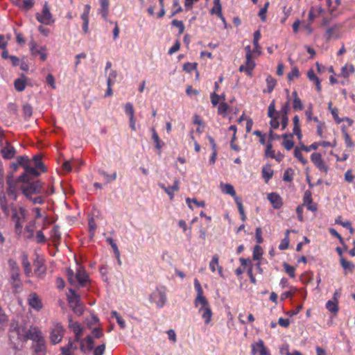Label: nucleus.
I'll use <instances>...</instances> for the list:
<instances>
[{"mask_svg": "<svg viewBox=\"0 0 355 355\" xmlns=\"http://www.w3.org/2000/svg\"><path fill=\"white\" fill-rule=\"evenodd\" d=\"M0 209L6 217H10L15 224V232L20 236L22 233L23 224L26 220V210L23 207L8 202L4 192V170L0 161Z\"/></svg>", "mask_w": 355, "mask_h": 355, "instance_id": "obj_1", "label": "nucleus"}, {"mask_svg": "<svg viewBox=\"0 0 355 355\" xmlns=\"http://www.w3.org/2000/svg\"><path fill=\"white\" fill-rule=\"evenodd\" d=\"M9 338L15 350H20V348L14 341L15 338L17 340L22 342L31 340L33 341V343L44 340L42 331L37 327L31 325L27 329L25 326L19 325L15 322L10 323Z\"/></svg>", "mask_w": 355, "mask_h": 355, "instance_id": "obj_2", "label": "nucleus"}, {"mask_svg": "<svg viewBox=\"0 0 355 355\" xmlns=\"http://www.w3.org/2000/svg\"><path fill=\"white\" fill-rule=\"evenodd\" d=\"M24 173L18 178L20 182L28 183L31 178H35L40 175L41 172H45L46 168L42 162L40 155H35L31 162L24 168Z\"/></svg>", "mask_w": 355, "mask_h": 355, "instance_id": "obj_3", "label": "nucleus"}, {"mask_svg": "<svg viewBox=\"0 0 355 355\" xmlns=\"http://www.w3.org/2000/svg\"><path fill=\"white\" fill-rule=\"evenodd\" d=\"M66 276L69 283L73 286H92V280L88 273L80 266L77 268L76 272L70 268H67Z\"/></svg>", "mask_w": 355, "mask_h": 355, "instance_id": "obj_4", "label": "nucleus"}, {"mask_svg": "<svg viewBox=\"0 0 355 355\" xmlns=\"http://www.w3.org/2000/svg\"><path fill=\"white\" fill-rule=\"evenodd\" d=\"M194 305L198 309V313L201 314L205 323L209 324L211 320L212 311L208 301L202 294V290H198V295L194 301Z\"/></svg>", "mask_w": 355, "mask_h": 355, "instance_id": "obj_5", "label": "nucleus"}, {"mask_svg": "<svg viewBox=\"0 0 355 355\" xmlns=\"http://www.w3.org/2000/svg\"><path fill=\"white\" fill-rule=\"evenodd\" d=\"M67 296L69 306L73 312L78 315H82L84 311V306L80 302V295L76 293V290H69Z\"/></svg>", "mask_w": 355, "mask_h": 355, "instance_id": "obj_6", "label": "nucleus"}, {"mask_svg": "<svg viewBox=\"0 0 355 355\" xmlns=\"http://www.w3.org/2000/svg\"><path fill=\"white\" fill-rule=\"evenodd\" d=\"M18 182H20L18 179L15 180L13 178L12 173H10L7 175L6 177V183L8 184V188L6 193L9 197V199L7 198L8 200V202H13L15 205H16L14 202L16 201L17 198V184Z\"/></svg>", "mask_w": 355, "mask_h": 355, "instance_id": "obj_7", "label": "nucleus"}, {"mask_svg": "<svg viewBox=\"0 0 355 355\" xmlns=\"http://www.w3.org/2000/svg\"><path fill=\"white\" fill-rule=\"evenodd\" d=\"M64 334V329L60 322L54 321L50 331V341L55 345L61 342Z\"/></svg>", "mask_w": 355, "mask_h": 355, "instance_id": "obj_8", "label": "nucleus"}, {"mask_svg": "<svg viewBox=\"0 0 355 355\" xmlns=\"http://www.w3.org/2000/svg\"><path fill=\"white\" fill-rule=\"evenodd\" d=\"M43 184L40 180H37L29 183L28 184L24 185L21 189L23 194L26 198H31L34 194H38L42 193Z\"/></svg>", "mask_w": 355, "mask_h": 355, "instance_id": "obj_9", "label": "nucleus"}, {"mask_svg": "<svg viewBox=\"0 0 355 355\" xmlns=\"http://www.w3.org/2000/svg\"><path fill=\"white\" fill-rule=\"evenodd\" d=\"M35 17L39 22L45 25H51L54 22L47 2L44 3L42 12L37 13Z\"/></svg>", "mask_w": 355, "mask_h": 355, "instance_id": "obj_10", "label": "nucleus"}, {"mask_svg": "<svg viewBox=\"0 0 355 355\" xmlns=\"http://www.w3.org/2000/svg\"><path fill=\"white\" fill-rule=\"evenodd\" d=\"M150 300L155 304L157 307L162 308L166 301V294L162 290H155L150 295Z\"/></svg>", "mask_w": 355, "mask_h": 355, "instance_id": "obj_11", "label": "nucleus"}, {"mask_svg": "<svg viewBox=\"0 0 355 355\" xmlns=\"http://www.w3.org/2000/svg\"><path fill=\"white\" fill-rule=\"evenodd\" d=\"M252 355H268L270 353L269 350L265 346L262 340L259 339L257 342L252 343Z\"/></svg>", "mask_w": 355, "mask_h": 355, "instance_id": "obj_12", "label": "nucleus"}, {"mask_svg": "<svg viewBox=\"0 0 355 355\" xmlns=\"http://www.w3.org/2000/svg\"><path fill=\"white\" fill-rule=\"evenodd\" d=\"M311 162L313 164L322 172L327 173L328 171V166L326 165L322 158V155L319 153H313L311 155Z\"/></svg>", "mask_w": 355, "mask_h": 355, "instance_id": "obj_13", "label": "nucleus"}, {"mask_svg": "<svg viewBox=\"0 0 355 355\" xmlns=\"http://www.w3.org/2000/svg\"><path fill=\"white\" fill-rule=\"evenodd\" d=\"M28 305L37 311L42 310L43 304L41 299L39 297L37 293H31L28 297Z\"/></svg>", "mask_w": 355, "mask_h": 355, "instance_id": "obj_14", "label": "nucleus"}, {"mask_svg": "<svg viewBox=\"0 0 355 355\" xmlns=\"http://www.w3.org/2000/svg\"><path fill=\"white\" fill-rule=\"evenodd\" d=\"M245 64L241 65L239 67L240 72H245L248 76H252V71L254 69L256 64L252 60V57H245Z\"/></svg>", "mask_w": 355, "mask_h": 355, "instance_id": "obj_15", "label": "nucleus"}, {"mask_svg": "<svg viewBox=\"0 0 355 355\" xmlns=\"http://www.w3.org/2000/svg\"><path fill=\"white\" fill-rule=\"evenodd\" d=\"M80 348L84 353L94 349V341L91 336H87L84 339H80Z\"/></svg>", "mask_w": 355, "mask_h": 355, "instance_id": "obj_16", "label": "nucleus"}, {"mask_svg": "<svg viewBox=\"0 0 355 355\" xmlns=\"http://www.w3.org/2000/svg\"><path fill=\"white\" fill-rule=\"evenodd\" d=\"M33 355H46V345L45 340L33 343Z\"/></svg>", "mask_w": 355, "mask_h": 355, "instance_id": "obj_17", "label": "nucleus"}, {"mask_svg": "<svg viewBox=\"0 0 355 355\" xmlns=\"http://www.w3.org/2000/svg\"><path fill=\"white\" fill-rule=\"evenodd\" d=\"M267 198L275 209H280L283 205L282 198L277 193H269Z\"/></svg>", "mask_w": 355, "mask_h": 355, "instance_id": "obj_18", "label": "nucleus"}, {"mask_svg": "<svg viewBox=\"0 0 355 355\" xmlns=\"http://www.w3.org/2000/svg\"><path fill=\"white\" fill-rule=\"evenodd\" d=\"M100 7L98 13L101 15L104 20H107L109 15V0H99Z\"/></svg>", "mask_w": 355, "mask_h": 355, "instance_id": "obj_19", "label": "nucleus"}, {"mask_svg": "<svg viewBox=\"0 0 355 355\" xmlns=\"http://www.w3.org/2000/svg\"><path fill=\"white\" fill-rule=\"evenodd\" d=\"M69 328L73 331L75 334V340L79 342L83 335V329L78 322H73L71 320H69Z\"/></svg>", "mask_w": 355, "mask_h": 355, "instance_id": "obj_20", "label": "nucleus"}, {"mask_svg": "<svg viewBox=\"0 0 355 355\" xmlns=\"http://www.w3.org/2000/svg\"><path fill=\"white\" fill-rule=\"evenodd\" d=\"M159 187L168 195L170 199H173L174 193L179 190V181L175 180L172 186L165 187L164 184H159Z\"/></svg>", "mask_w": 355, "mask_h": 355, "instance_id": "obj_21", "label": "nucleus"}, {"mask_svg": "<svg viewBox=\"0 0 355 355\" xmlns=\"http://www.w3.org/2000/svg\"><path fill=\"white\" fill-rule=\"evenodd\" d=\"M219 257L218 254H214L212 257V259L209 263V268L211 272H214L216 269L218 270V275L220 276L223 275V268L219 265Z\"/></svg>", "mask_w": 355, "mask_h": 355, "instance_id": "obj_22", "label": "nucleus"}, {"mask_svg": "<svg viewBox=\"0 0 355 355\" xmlns=\"http://www.w3.org/2000/svg\"><path fill=\"white\" fill-rule=\"evenodd\" d=\"M1 153L3 158L9 159L14 157L16 150L12 146L7 144L1 149Z\"/></svg>", "mask_w": 355, "mask_h": 355, "instance_id": "obj_23", "label": "nucleus"}, {"mask_svg": "<svg viewBox=\"0 0 355 355\" xmlns=\"http://www.w3.org/2000/svg\"><path fill=\"white\" fill-rule=\"evenodd\" d=\"M21 265L24 268V274L27 277H30L32 274V268L31 263L28 261V255L24 254L21 257Z\"/></svg>", "mask_w": 355, "mask_h": 355, "instance_id": "obj_24", "label": "nucleus"}, {"mask_svg": "<svg viewBox=\"0 0 355 355\" xmlns=\"http://www.w3.org/2000/svg\"><path fill=\"white\" fill-rule=\"evenodd\" d=\"M293 135H295L299 140H301L302 138V135L301 132L300 125V118L297 115L294 116L293 118Z\"/></svg>", "mask_w": 355, "mask_h": 355, "instance_id": "obj_25", "label": "nucleus"}, {"mask_svg": "<svg viewBox=\"0 0 355 355\" xmlns=\"http://www.w3.org/2000/svg\"><path fill=\"white\" fill-rule=\"evenodd\" d=\"M220 187L223 193L232 196L234 199L238 197L234 188L232 184L220 183Z\"/></svg>", "mask_w": 355, "mask_h": 355, "instance_id": "obj_26", "label": "nucleus"}, {"mask_svg": "<svg viewBox=\"0 0 355 355\" xmlns=\"http://www.w3.org/2000/svg\"><path fill=\"white\" fill-rule=\"evenodd\" d=\"M307 77L311 81H313L315 84L316 89L318 92H320L322 89L320 80L315 74L313 69H311L307 71Z\"/></svg>", "mask_w": 355, "mask_h": 355, "instance_id": "obj_27", "label": "nucleus"}, {"mask_svg": "<svg viewBox=\"0 0 355 355\" xmlns=\"http://www.w3.org/2000/svg\"><path fill=\"white\" fill-rule=\"evenodd\" d=\"M10 282L14 288H18L22 285L19 278V271L10 272Z\"/></svg>", "mask_w": 355, "mask_h": 355, "instance_id": "obj_28", "label": "nucleus"}, {"mask_svg": "<svg viewBox=\"0 0 355 355\" xmlns=\"http://www.w3.org/2000/svg\"><path fill=\"white\" fill-rule=\"evenodd\" d=\"M282 137L284 138V141L282 142V146L287 150H291L294 146V142L292 140L293 134H288V135L284 134L282 135Z\"/></svg>", "mask_w": 355, "mask_h": 355, "instance_id": "obj_29", "label": "nucleus"}, {"mask_svg": "<svg viewBox=\"0 0 355 355\" xmlns=\"http://www.w3.org/2000/svg\"><path fill=\"white\" fill-rule=\"evenodd\" d=\"M31 53L33 55H39L40 56V59L42 61H45L47 58L46 54L45 53V48L40 47V49L36 48V44H33L31 47Z\"/></svg>", "mask_w": 355, "mask_h": 355, "instance_id": "obj_30", "label": "nucleus"}, {"mask_svg": "<svg viewBox=\"0 0 355 355\" xmlns=\"http://www.w3.org/2000/svg\"><path fill=\"white\" fill-rule=\"evenodd\" d=\"M34 266L35 267V273L36 275H37L38 277H41L42 275H43L45 273L46 267L42 261L37 259L34 261Z\"/></svg>", "mask_w": 355, "mask_h": 355, "instance_id": "obj_31", "label": "nucleus"}, {"mask_svg": "<svg viewBox=\"0 0 355 355\" xmlns=\"http://www.w3.org/2000/svg\"><path fill=\"white\" fill-rule=\"evenodd\" d=\"M292 96L293 97V107L295 111L302 110L304 107L301 99L299 98L296 91L293 92Z\"/></svg>", "mask_w": 355, "mask_h": 355, "instance_id": "obj_32", "label": "nucleus"}, {"mask_svg": "<svg viewBox=\"0 0 355 355\" xmlns=\"http://www.w3.org/2000/svg\"><path fill=\"white\" fill-rule=\"evenodd\" d=\"M267 89H264L263 92L271 93L277 85V80L271 76L268 75L266 79Z\"/></svg>", "mask_w": 355, "mask_h": 355, "instance_id": "obj_33", "label": "nucleus"}, {"mask_svg": "<svg viewBox=\"0 0 355 355\" xmlns=\"http://www.w3.org/2000/svg\"><path fill=\"white\" fill-rule=\"evenodd\" d=\"M151 132H152V139H153V142L155 143V148L157 149H158L159 150H160L161 148H162V146L164 145V144L159 139V137L154 128H151Z\"/></svg>", "mask_w": 355, "mask_h": 355, "instance_id": "obj_34", "label": "nucleus"}, {"mask_svg": "<svg viewBox=\"0 0 355 355\" xmlns=\"http://www.w3.org/2000/svg\"><path fill=\"white\" fill-rule=\"evenodd\" d=\"M214 7L211 10V14H216L220 18L224 20V17H223L222 15V6L220 0H214Z\"/></svg>", "mask_w": 355, "mask_h": 355, "instance_id": "obj_35", "label": "nucleus"}, {"mask_svg": "<svg viewBox=\"0 0 355 355\" xmlns=\"http://www.w3.org/2000/svg\"><path fill=\"white\" fill-rule=\"evenodd\" d=\"M15 88L18 92H23L26 86V81L24 76L17 78L14 83Z\"/></svg>", "mask_w": 355, "mask_h": 355, "instance_id": "obj_36", "label": "nucleus"}, {"mask_svg": "<svg viewBox=\"0 0 355 355\" xmlns=\"http://www.w3.org/2000/svg\"><path fill=\"white\" fill-rule=\"evenodd\" d=\"M326 309L331 313L336 314L338 311V302L336 300H328L326 303Z\"/></svg>", "mask_w": 355, "mask_h": 355, "instance_id": "obj_37", "label": "nucleus"}, {"mask_svg": "<svg viewBox=\"0 0 355 355\" xmlns=\"http://www.w3.org/2000/svg\"><path fill=\"white\" fill-rule=\"evenodd\" d=\"M273 171L270 166H264L262 169V176L266 182L272 178Z\"/></svg>", "mask_w": 355, "mask_h": 355, "instance_id": "obj_38", "label": "nucleus"}, {"mask_svg": "<svg viewBox=\"0 0 355 355\" xmlns=\"http://www.w3.org/2000/svg\"><path fill=\"white\" fill-rule=\"evenodd\" d=\"M8 317L0 307V333L4 331L8 324Z\"/></svg>", "mask_w": 355, "mask_h": 355, "instance_id": "obj_39", "label": "nucleus"}, {"mask_svg": "<svg viewBox=\"0 0 355 355\" xmlns=\"http://www.w3.org/2000/svg\"><path fill=\"white\" fill-rule=\"evenodd\" d=\"M340 262L342 267L345 270L352 272L355 268V265L353 263H352L351 261L346 260L344 257L340 258Z\"/></svg>", "mask_w": 355, "mask_h": 355, "instance_id": "obj_40", "label": "nucleus"}, {"mask_svg": "<svg viewBox=\"0 0 355 355\" xmlns=\"http://www.w3.org/2000/svg\"><path fill=\"white\" fill-rule=\"evenodd\" d=\"M302 150H303L302 149H301V146L299 148V147H295V150H294V156L296 159H297L302 164H306L308 161L307 159H304L302 156Z\"/></svg>", "mask_w": 355, "mask_h": 355, "instance_id": "obj_41", "label": "nucleus"}, {"mask_svg": "<svg viewBox=\"0 0 355 355\" xmlns=\"http://www.w3.org/2000/svg\"><path fill=\"white\" fill-rule=\"evenodd\" d=\"M290 230H286L285 233V237L284 239H282L281 243L279 245V249L281 250H284L288 248L289 245V234Z\"/></svg>", "mask_w": 355, "mask_h": 355, "instance_id": "obj_42", "label": "nucleus"}, {"mask_svg": "<svg viewBox=\"0 0 355 355\" xmlns=\"http://www.w3.org/2000/svg\"><path fill=\"white\" fill-rule=\"evenodd\" d=\"M182 11V8L180 5V0H173L172 6V12L171 17L176 15L178 13Z\"/></svg>", "mask_w": 355, "mask_h": 355, "instance_id": "obj_43", "label": "nucleus"}, {"mask_svg": "<svg viewBox=\"0 0 355 355\" xmlns=\"http://www.w3.org/2000/svg\"><path fill=\"white\" fill-rule=\"evenodd\" d=\"M329 232L330 233V234L334 237H336L337 239H338L339 240V242L340 244H342L343 246H344V248L345 250H346L347 249V247L346 246V245L345 244V241H344V239L341 236V235L334 228H330L329 230Z\"/></svg>", "mask_w": 355, "mask_h": 355, "instance_id": "obj_44", "label": "nucleus"}, {"mask_svg": "<svg viewBox=\"0 0 355 355\" xmlns=\"http://www.w3.org/2000/svg\"><path fill=\"white\" fill-rule=\"evenodd\" d=\"M332 103L330 102L329 103V108L331 111V113L334 117V119L336 120L337 123H340L343 120L340 119L338 117V110L336 107H331Z\"/></svg>", "mask_w": 355, "mask_h": 355, "instance_id": "obj_45", "label": "nucleus"}, {"mask_svg": "<svg viewBox=\"0 0 355 355\" xmlns=\"http://www.w3.org/2000/svg\"><path fill=\"white\" fill-rule=\"evenodd\" d=\"M263 254V250L261 247L259 245H257L254 247L253 250V259L254 260H259Z\"/></svg>", "mask_w": 355, "mask_h": 355, "instance_id": "obj_46", "label": "nucleus"}, {"mask_svg": "<svg viewBox=\"0 0 355 355\" xmlns=\"http://www.w3.org/2000/svg\"><path fill=\"white\" fill-rule=\"evenodd\" d=\"M228 109V104L225 102H221L218 107V114L225 116L227 115V111Z\"/></svg>", "mask_w": 355, "mask_h": 355, "instance_id": "obj_47", "label": "nucleus"}, {"mask_svg": "<svg viewBox=\"0 0 355 355\" xmlns=\"http://www.w3.org/2000/svg\"><path fill=\"white\" fill-rule=\"evenodd\" d=\"M17 162L18 165L24 168L32 160H30L27 156H19L17 157Z\"/></svg>", "mask_w": 355, "mask_h": 355, "instance_id": "obj_48", "label": "nucleus"}, {"mask_svg": "<svg viewBox=\"0 0 355 355\" xmlns=\"http://www.w3.org/2000/svg\"><path fill=\"white\" fill-rule=\"evenodd\" d=\"M300 77V71L297 67H293L291 71L288 73V80L293 81L295 78Z\"/></svg>", "mask_w": 355, "mask_h": 355, "instance_id": "obj_49", "label": "nucleus"}, {"mask_svg": "<svg viewBox=\"0 0 355 355\" xmlns=\"http://www.w3.org/2000/svg\"><path fill=\"white\" fill-rule=\"evenodd\" d=\"M186 202L187 203V205L188 207L193 209V207L191 206V202H193L195 205H196L198 207H204L205 206V201L202 200V201H198L196 198H193V199H191L189 198H187L186 199Z\"/></svg>", "mask_w": 355, "mask_h": 355, "instance_id": "obj_50", "label": "nucleus"}, {"mask_svg": "<svg viewBox=\"0 0 355 355\" xmlns=\"http://www.w3.org/2000/svg\"><path fill=\"white\" fill-rule=\"evenodd\" d=\"M268 6H269V2L267 1L265 3L264 6L260 9V10L258 13V15L262 21H265L266 19V12H267Z\"/></svg>", "mask_w": 355, "mask_h": 355, "instance_id": "obj_51", "label": "nucleus"}, {"mask_svg": "<svg viewBox=\"0 0 355 355\" xmlns=\"http://www.w3.org/2000/svg\"><path fill=\"white\" fill-rule=\"evenodd\" d=\"M124 112L125 113L129 116V117L135 116V110L133 105L131 103H126L124 105Z\"/></svg>", "mask_w": 355, "mask_h": 355, "instance_id": "obj_52", "label": "nucleus"}, {"mask_svg": "<svg viewBox=\"0 0 355 355\" xmlns=\"http://www.w3.org/2000/svg\"><path fill=\"white\" fill-rule=\"evenodd\" d=\"M34 236V227L33 225H27L25 227L24 237L26 239H31Z\"/></svg>", "mask_w": 355, "mask_h": 355, "instance_id": "obj_53", "label": "nucleus"}, {"mask_svg": "<svg viewBox=\"0 0 355 355\" xmlns=\"http://www.w3.org/2000/svg\"><path fill=\"white\" fill-rule=\"evenodd\" d=\"M112 315L115 318L117 323L121 329H124L125 327V320L118 314L116 311H112Z\"/></svg>", "mask_w": 355, "mask_h": 355, "instance_id": "obj_54", "label": "nucleus"}, {"mask_svg": "<svg viewBox=\"0 0 355 355\" xmlns=\"http://www.w3.org/2000/svg\"><path fill=\"white\" fill-rule=\"evenodd\" d=\"M283 180L287 182H290L293 180V170L292 168H288L285 171Z\"/></svg>", "mask_w": 355, "mask_h": 355, "instance_id": "obj_55", "label": "nucleus"}, {"mask_svg": "<svg viewBox=\"0 0 355 355\" xmlns=\"http://www.w3.org/2000/svg\"><path fill=\"white\" fill-rule=\"evenodd\" d=\"M173 26H175L178 28L179 34L181 35L184 31V25L182 21H179L178 19H173L171 22Z\"/></svg>", "mask_w": 355, "mask_h": 355, "instance_id": "obj_56", "label": "nucleus"}, {"mask_svg": "<svg viewBox=\"0 0 355 355\" xmlns=\"http://www.w3.org/2000/svg\"><path fill=\"white\" fill-rule=\"evenodd\" d=\"M91 6L89 4H86L84 6L83 12L81 14V19L83 21H89V15L90 12Z\"/></svg>", "mask_w": 355, "mask_h": 355, "instance_id": "obj_57", "label": "nucleus"}, {"mask_svg": "<svg viewBox=\"0 0 355 355\" xmlns=\"http://www.w3.org/2000/svg\"><path fill=\"white\" fill-rule=\"evenodd\" d=\"M23 113L25 117L30 118L33 114V107L29 104H25L23 106Z\"/></svg>", "mask_w": 355, "mask_h": 355, "instance_id": "obj_58", "label": "nucleus"}, {"mask_svg": "<svg viewBox=\"0 0 355 355\" xmlns=\"http://www.w3.org/2000/svg\"><path fill=\"white\" fill-rule=\"evenodd\" d=\"M197 67V64L193 62H187L183 65V70L187 73H191L193 70H196Z\"/></svg>", "mask_w": 355, "mask_h": 355, "instance_id": "obj_59", "label": "nucleus"}, {"mask_svg": "<svg viewBox=\"0 0 355 355\" xmlns=\"http://www.w3.org/2000/svg\"><path fill=\"white\" fill-rule=\"evenodd\" d=\"M271 119L270 121V124L272 128L277 129L279 127L280 122H279V116L276 114L275 116L270 117Z\"/></svg>", "mask_w": 355, "mask_h": 355, "instance_id": "obj_60", "label": "nucleus"}, {"mask_svg": "<svg viewBox=\"0 0 355 355\" xmlns=\"http://www.w3.org/2000/svg\"><path fill=\"white\" fill-rule=\"evenodd\" d=\"M276 113H278V112H277L275 110V101L273 100L268 106V117L275 116Z\"/></svg>", "mask_w": 355, "mask_h": 355, "instance_id": "obj_61", "label": "nucleus"}, {"mask_svg": "<svg viewBox=\"0 0 355 355\" xmlns=\"http://www.w3.org/2000/svg\"><path fill=\"white\" fill-rule=\"evenodd\" d=\"M289 111V103L287 102L284 105H282L281 107V110L278 112V113H276L278 116H288Z\"/></svg>", "mask_w": 355, "mask_h": 355, "instance_id": "obj_62", "label": "nucleus"}, {"mask_svg": "<svg viewBox=\"0 0 355 355\" xmlns=\"http://www.w3.org/2000/svg\"><path fill=\"white\" fill-rule=\"evenodd\" d=\"M93 355H103L105 350V344L103 343L94 348Z\"/></svg>", "mask_w": 355, "mask_h": 355, "instance_id": "obj_63", "label": "nucleus"}, {"mask_svg": "<svg viewBox=\"0 0 355 355\" xmlns=\"http://www.w3.org/2000/svg\"><path fill=\"white\" fill-rule=\"evenodd\" d=\"M354 72V68L351 66L345 65L342 68V75L343 77H348L351 73Z\"/></svg>", "mask_w": 355, "mask_h": 355, "instance_id": "obj_64", "label": "nucleus"}]
</instances>
